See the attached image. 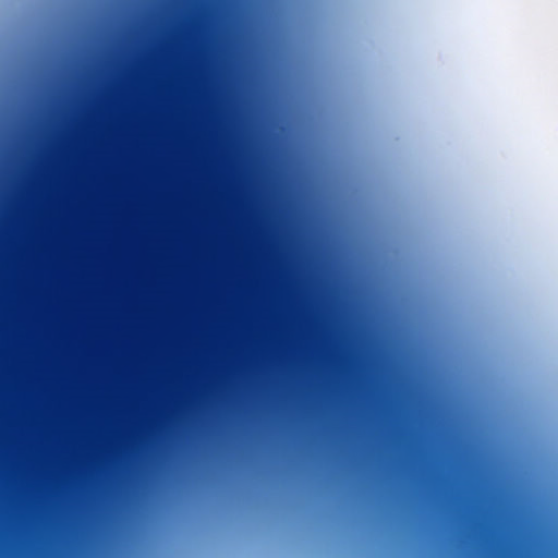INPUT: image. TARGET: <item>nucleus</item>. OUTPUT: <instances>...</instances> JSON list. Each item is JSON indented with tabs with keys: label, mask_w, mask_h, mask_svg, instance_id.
Instances as JSON below:
<instances>
[{
	"label": "nucleus",
	"mask_w": 558,
	"mask_h": 558,
	"mask_svg": "<svg viewBox=\"0 0 558 558\" xmlns=\"http://www.w3.org/2000/svg\"><path fill=\"white\" fill-rule=\"evenodd\" d=\"M0 418H253V414H0Z\"/></svg>",
	"instance_id": "1"
},
{
	"label": "nucleus",
	"mask_w": 558,
	"mask_h": 558,
	"mask_svg": "<svg viewBox=\"0 0 558 558\" xmlns=\"http://www.w3.org/2000/svg\"><path fill=\"white\" fill-rule=\"evenodd\" d=\"M357 389L368 396H381L384 393L383 387L374 383H359Z\"/></svg>",
	"instance_id": "3"
},
{
	"label": "nucleus",
	"mask_w": 558,
	"mask_h": 558,
	"mask_svg": "<svg viewBox=\"0 0 558 558\" xmlns=\"http://www.w3.org/2000/svg\"><path fill=\"white\" fill-rule=\"evenodd\" d=\"M0 426L168 427V421H0Z\"/></svg>",
	"instance_id": "2"
}]
</instances>
